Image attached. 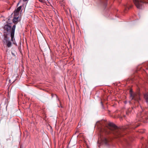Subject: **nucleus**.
<instances>
[{"instance_id": "obj_2", "label": "nucleus", "mask_w": 148, "mask_h": 148, "mask_svg": "<svg viewBox=\"0 0 148 148\" xmlns=\"http://www.w3.org/2000/svg\"><path fill=\"white\" fill-rule=\"evenodd\" d=\"M3 42L4 44H6L7 46L8 47H10L11 46L12 43L9 40V39L7 36H5L3 40Z\"/></svg>"}, {"instance_id": "obj_14", "label": "nucleus", "mask_w": 148, "mask_h": 148, "mask_svg": "<svg viewBox=\"0 0 148 148\" xmlns=\"http://www.w3.org/2000/svg\"><path fill=\"white\" fill-rule=\"evenodd\" d=\"M20 148H23V146L21 145L20 146Z\"/></svg>"}, {"instance_id": "obj_15", "label": "nucleus", "mask_w": 148, "mask_h": 148, "mask_svg": "<svg viewBox=\"0 0 148 148\" xmlns=\"http://www.w3.org/2000/svg\"><path fill=\"white\" fill-rule=\"evenodd\" d=\"M142 110H143V109L142 108V107L141 106H140Z\"/></svg>"}, {"instance_id": "obj_17", "label": "nucleus", "mask_w": 148, "mask_h": 148, "mask_svg": "<svg viewBox=\"0 0 148 148\" xmlns=\"http://www.w3.org/2000/svg\"><path fill=\"white\" fill-rule=\"evenodd\" d=\"M101 103L102 105H103V104H102V102H101Z\"/></svg>"}, {"instance_id": "obj_3", "label": "nucleus", "mask_w": 148, "mask_h": 148, "mask_svg": "<svg viewBox=\"0 0 148 148\" xmlns=\"http://www.w3.org/2000/svg\"><path fill=\"white\" fill-rule=\"evenodd\" d=\"M108 126H109V129L112 130H116L117 128V127L112 123H109Z\"/></svg>"}, {"instance_id": "obj_8", "label": "nucleus", "mask_w": 148, "mask_h": 148, "mask_svg": "<svg viewBox=\"0 0 148 148\" xmlns=\"http://www.w3.org/2000/svg\"><path fill=\"white\" fill-rule=\"evenodd\" d=\"M103 143H104L106 145L107 144L108 140L106 138H104V139L103 140Z\"/></svg>"}, {"instance_id": "obj_9", "label": "nucleus", "mask_w": 148, "mask_h": 148, "mask_svg": "<svg viewBox=\"0 0 148 148\" xmlns=\"http://www.w3.org/2000/svg\"><path fill=\"white\" fill-rule=\"evenodd\" d=\"M143 117V119H148V116H141Z\"/></svg>"}, {"instance_id": "obj_1", "label": "nucleus", "mask_w": 148, "mask_h": 148, "mask_svg": "<svg viewBox=\"0 0 148 148\" xmlns=\"http://www.w3.org/2000/svg\"><path fill=\"white\" fill-rule=\"evenodd\" d=\"M16 28V25H14L12 27L10 25V24H5L4 25L3 29L4 31L7 32H10V33L11 37V40L12 42H13L14 38V36L15 30Z\"/></svg>"}, {"instance_id": "obj_11", "label": "nucleus", "mask_w": 148, "mask_h": 148, "mask_svg": "<svg viewBox=\"0 0 148 148\" xmlns=\"http://www.w3.org/2000/svg\"><path fill=\"white\" fill-rule=\"evenodd\" d=\"M71 32L73 34L74 33V29H71Z\"/></svg>"}, {"instance_id": "obj_7", "label": "nucleus", "mask_w": 148, "mask_h": 148, "mask_svg": "<svg viewBox=\"0 0 148 148\" xmlns=\"http://www.w3.org/2000/svg\"><path fill=\"white\" fill-rule=\"evenodd\" d=\"M100 1L102 3L104 4V5L105 6H106L107 4L106 3V1L107 0H100Z\"/></svg>"}, {"instance_id": "obj_5", "label": "nucleus", "mask_w": 148, "mask_h": 148, "mask_svg": "<svg viewBox=\"0 0 148 148\" xmlns=\"http://www.w3.org/2000/svg\"><path fill=\"white\" fill-rule=\"evenodd\" d=\"M21 6H20L19 7L16 9H15L14 11L15 13L16 14L18 13L21 10Z\"/></svg>"}, {"instance_id": "obj_4", "label": "nucleus", "mask_w": 148, "mask_h": 148, "mask_svg": "<svg viewBox=\"0 0 148 148\" xmlns=\"http://www.w3.org/2000/svg\"><path fill=\"white\" fill-rule=\"evenodd\" d=\"M130 98L132 99H134L135 100H138L139 99V97H138L137 98H136V94L133 95L132 93V90H130Z\"/></svg>"}, {"instance_id": "obj_6", "label": "nucleus", "mask_w": 148, "mask_h": 148, "mask_svg": "<svg viewBox=\"0 0 148 148\" xmlns=\"http://www.w3.org/2000/svg\"><path fill=\"white\" fill-rule=\"evenodd\" d=\"M18 17H14L12 20L13 22L14 23L17 22L18 21Z\"/></svg>"}, {"instance_id": "obj_12", "label": "nucleus", "mask_w": 148, "mask_h": 148, "mask_svg": "<svg viewBox=\"0 0 148 148\" xmlns=\"http://www.w3.org/2000/svg\"><path fill=\"white\" fill-rule=\"evenodd\" d=\"M59 107H61V108H62V106H61V103L60 104V106H58Z\"/></svg>"}, {"instance_id": "obj_16", "label": "nucleus", "mask_w": 148, "mask_h": 148, "mask_svg": "<svg viewBox=\"0 0 148 148\" xmlns=\"http://www.w3.org/2000/svg\"><path fill=\"white\" fill-rule=\"evenodd\" d=\"M146 148H147V147H148V146H146Z\"/></svg>"}, {"instance_id": "obj_10", "label": "nucleus", "mask_w": 148, "mask_h": 148, "mask_svg": "<svg viewBox=\"0 0 148 148\" xmlns=\"http://www.w3.org/2000/svg\"><path fill=\"white\" fill-rule=\"evenodd\" d=\"M55 96L56 97V98H57V100H58V101L60 103V100H59V99L58 98V97H57V96L56 95H55Z\"/></svg>"}, {"instance_id": "obj_13", "label": "nucleus", "mask_w": 148, "mask_h": 148, "mask_svg": "<svg viewBox=\"0 0 148 148\" xmlns=\"http://www.w3.org/2000/svg\"><path fill=\"white\" fill-rule=\"evenodd\" d=\"M39 1L41 2H43V0H39Z\"/></svg>"}]
</instances>
